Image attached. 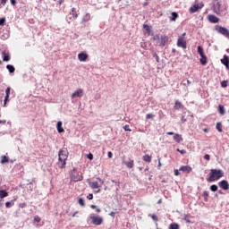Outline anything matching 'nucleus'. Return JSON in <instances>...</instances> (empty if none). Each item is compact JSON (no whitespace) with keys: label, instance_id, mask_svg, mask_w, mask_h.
I'll use <instances>...</instances> for the list:
<instances>
[{"label":"nucleus","instance_id":"nucleus-1","mask_svg":"<svg viewBox=\"0 0 229 229\" xmlns=\"http://www.w3.org/2000/svg\"><path fill=\"white\" fill-rule=\"evenodd\" d=\"M67 158H69V150L67 148H61L58 152V161L56 163L59 169H65Z\"/></svg>","mask_w":229,"mask_h":229},{"label":"nucleus","instance_id":"nucleus-2","mask_svg":"<svg viewBox=\"0 0 229 229\" xmlns=\"http://www.w3.org/2000/svg\"><path fill=\"white\" fill-rule=\"evenodd\" d=\"M225 176V173L221 169H211L210 173L208 174V178H207V182H217L220 178Z\"/></svg>","mask_w":229,"mask_h":229},{"label":"nucleus","instance_id":"nucleus-3","mask_svg":"<svg viewBox=\"0 0 229 229\" xmlns=\"http://www.w3.org/2000/svg\"><path fill=\"white\" fill-rule=\"evenodd\" d=\"M70 180L71 182H81L83 180V175L78 172V169L76 167H73V169L70 173Z\"/></svg>","mask_w":229,"mask_h":229},{"label":"nucleus","instance_id":"nucleus-4","mask_svg":"<svg viewBox=\"0 0 229 229\" xmlns=\"http://www.w3.org/2000/svg\"><path fill=\"white\" fill-rule=\"evenodd\" d=\"M89 219L91 220L92 225H95L96 226L103 225V217L96 214H90Z\"/></svg>","mask_w":229,"mask_h":229},{"label":"nucleus","instance_id":"nucleus-5","mask_svg":"<svg viewBox=\"0 0 229 229\" xmlns=\"http://www.w3.org/2000/svg\"><path fill=\"white\" fill-rule=\"evenodd\" d=\"M185 33L182 36H179L177 40V47H182V49H187V40L185 39Z\"/></svg>","mask_w":229,"mask_h":229},{"label":"nucleus","instance_id":"nucleus-6","mask_svg":"<svg viewBox=\"0 0 229 229\" xmlns=\"http://www.w3.org/2000/svg\"><path fill=\"white\" fill-rule=\"evenodd\" d=\"M216 31H217V33H220V35H223L224 37H225V38H228V40H229V30H228V29H226L223 26H216Z\"/></svg>","mask_w":229,"mask_h":229},{"label":"nucleus","instance_id":"nucleus-7","mask_svg":"<svg viewBox=\"0 0 229 229\" xmlns=\"http://www.w3.org/2000/svg\"><path fill=\"white\" fill-rule=\"evenodd\" d=\"M216 31H217V33H220V35H223L224 37H225V38H228V40H229V30H228V29H226L223 26H216Z\"/></svg>","mask_w":229,"mask_h":229},{"label":"nucleus","instance_id":"nucleus-8","mask_svg":"<svg viewBox=\"0 0 229 229\" xmlns=\"http://www.w3.org/2000/svg\"><path fill=\"white\" fill-rule=\"evenodd\" d=\"M203 6H205V4H203V2L198 4V2H195V4H193V6H191L189 10L190 13H196V12H198V10H201V8H203Z\"/></svg>","mask_w":229,"mask_h":229},{"label":"nucleus","instance_id":"nucleus-9","mask_svg":"<svg viewBox=\"0 0 229 229\" xmlns=\"http://www.w3.org/2000/svg\"><path fill=\"white\" fill-rule=\"evenodd\" d=\"M167 42H169V37L165 35H161L159 38V41H157V46H159L160 47H165Z\"/></svg>","mask_w":229,"mask_h":229},{"label":"nucleus","instance_id":"nucleus-10","mask_svg":"<svg viewBox=\"0 0 229 229\" xmlns=\"http://www.w3.org/2000/svg\"><path fill=\"white\" fill-rule=\"evenodd\" d=\"M213 12L216 13V15H221L223 13V4L221 2H217L213 5Z\"/></svg>","mask_w":229,"mask_h":229},{"label":"nucleus","instance_id":"nucleus-11","mask_svg":"<svg viewBox=\"0 0 229 229\" xmlns=\"http://www.w3.org/2000/svg\"><path fill=\"white\" fill-rule=\"evenodd\" d=\"M72 99H75V98H83V89H76L71 96Z\"/></svg>","mask_w":229,"mask_h":229},{"label":"nucleus","instance_id":"nucleus-12","mask_svg":"<svg viewBox=\"0 0 229 229\" xmlns=\"http://www.w3.org/2000/svg\"><path fill=\"white\" fill-rule=\"evenodd\" d=\"M208 20L209 21V22H211L212 24H217V22H219V18H217L216 15L214 14H208Z\"/></svg>","mask_w":229,"mask_h":229},{"label":"nucleus","instance_id":"nucleus-13","mask_svg":"<svg viewBox=\"0 0 229 229\" xmlns=\"http://www.w3.org/2000/svg\"><path fill=\"white\" fill-rule=\"evenodd\" d=\"M12 89L10 87H8L5 89V98L4 100V106H6V103H8L10 101V92H11Z\"/></svg>","mask_w":229,"mask_h":229},{"label":"nucleus","instance_id":"nucleus-14","mask_svg":"<svg viewBox=\"0 0 229 229\" xmlns=\"http://www.w3.org/2000/svg\"><path fill=\"white\" fill-rule=\"evenodd\" d=\"M218 185L224 191H228V189H229V183H228V181H226V180L221 181L220 182H218Z\"/></svg>","mask_w":229,"mask_h":229},{"label":"nucleus","instance_id":"nucleus-15","mask_svg":"<svg viewBox=\"0 0 229 229\" xmlns=\"http://www.w3.org/2000/svg\"><path fill=\"white\" fill-rule=\"evenodd\" d=\"M179 171H182V173H187V174H189L192 172V167H191V165H182L180 167Z\"/></svg>","mask_w":229,"mask_h":229},{"label":"nucleus","instance_id":"nucleus-16","mask_svg":"<svg viewBox=\"0 0 229 229\" xmlns=\"http://www.w3.org/2000/svg\"><path fill=\"white\" fill-rule=\"evenodd\" d=\"M123 164H124L128 169H133V165H135L133 159H129V161H123Z\"/></svg>","mask_w":229,"mask_h":229},{"label":"nucleus","instance_id":"nucleus-17","mask_svg":"<svg viewBox=\"0 0 229 229\" xmlns=\"http://www.w3.org/2000/svg\"><path fill=\"white\" fill-rule=\"evenodd\" d=\"M78 58L80 62H87V60L89 59V55L82 52L78 55Z\"/></svg>","mask_w":229,"mask_h":229},{"label":"nucleus","instance_id":"nucleus-18","mask_svg":"<svg viewBox=\"0 0 229 229\" xmlns=\"http://www.w3.org/2000/svg\"><path fill=\"white\" fill-rule=\"evenodd\" d=\"M89 185L91 189H99L101 188V186L99 185V183L96 181H93V182H89Z\"/></svg>","mask_w":229,"mask_h":229},{"label":"nucleus","instance_id":"nucleus-19","mask_svg":"<svg viewBox=\"0 0 229 229\" xmlns=\"http://www.w3.org/2000/svg\"><path fill=\"white\" fill-rule=\"evenodd\" d=\"M174 140H175V142H178V143L183 141V138L182 137L181 134H178V133H175V134L174 135Z\"/></svg>","mask_w":229,"mask_h":229},{"label":"nucleus","instance_id":"nucleus-20","mask_svg":"<svg viewBox=\"0 0 229 229\" xmlns=\"http://www.w3.org/2000/svg\"><path fill=\"white\" fill-rule=\"evenodd\" d=\"M174 108V110H180L181 108H183V104H182L180 100H176Z\"/></svg>","mask_w":229,"mask_h":229},{"label":"nucleus","instance_id":"nucleus-21","mask_svg":"<svg viewBox=\"0 0 229 229\" xmlns=\"http://www.w3.org/2000/svg\"><path fill=\"white\" fill-rule=\"evenodd\" d=\"M218 112L220 115H225L226 114V110H225V106L219 105L218 106Z\"/></svg>","mask_w":229,"mask_h":229},{"label":"nucleus","instance_id":"nucleus-22","mask_svg":"<svg viewBox=\"0 0 229 229\" xmlns=\"http://www.w3.org/2000/svg\"><path fill=\"white\" fill-rule=\"evenodd\" d=\"M221 63L223 64V65H225V67H228L229 65L228 56L224 55V58L221 59Z\"/></svg>","mask_w":229,"mask_h":229},{"label":"nucleus","instance_id":"nucleus-23","mask_svg":"<svg viewBox=\"0 0 229 229\" xmlns=\"http://www.w3.org/2000/svg\"><path fill=\"white\" fill-rule=\"evenodd\" d=\"M56 128L58 133H64V130L62 128V122L57 123Z\"/></svg>","mask_w":229,"mask_h":229},{"label":"nucleus","instance_id":"nucleus-24","mask_svg":"<svg viewBox=\"0 0 229 229\" xmlns=\"http://www.w3.org/2000/svg\"><path fill=\"white\" fill-rule=\"evenodd\" d=\"M8 196V191H6L5 190H0V198L1 199H3V198H6Z\"/></svg>","mask_w":229,"mask_h":229},{"label":"nucleus","instance_id":"nucleus-25","mask_svg":"<svg viewBox=\"0 0 229 229\" xmlns=\"http://www.w3.org/2000/svg\"><path fill=\"white\" fill-rule=\"evenodd\" d=\"M169 229H180V225H178L177 223H172L170 224Z\"/></svg>","mask_w":229,"mask_h":229},{"label":"nucleus","instance_id":"nucleus-26","mask_svg":"<svg viewBox=\"0 0 229 229\" xmlns=\"http://www.w3.org/2000/svg\"><path fill=\"white\" fill-rule=\"evenodd\" d=\"M8 162H10V157L3 156L1 159V164H8Z\"/></svg>","mask_w":229,"mask_h":229},{"label":"nucleus","instance_id":"nucleus-27","mask_svg":"<svg viewBox=\"0 0 229 229\" xmlns=\"http://www.w3.org/2000/svg\"><path fill=\"white\" fill-rule=\"evenodd\" d=\"M6 69L9 71V72H11V73H13V72H15V67H13V65H12V64H7L6 65Z\"/></svg>","mask_w":229,"mask_h":229},{"label":"nucleus","instance_id":"nucleus-28","mask_svg":"<svg viewBox=\"0 0 229 229\" xmlns=\"http://www.w3.org/2000/svg\"><path fill=\"white\" fill-rule=\"evenodd\" d=\"M216 128L221 133L223 131V123L221 122L216 123Z\"/></svg>","mask_w":229,"mask_h":229},{"label":"nucleus","instance_id":"nucleus-29","mask_svg":"<svg viewBox=\"0 0 229 229\" xmlns=\"http://www.w3.org/2000/svg\"><path fill=\"white\" fill-rule=\"evenodd\" d=\"M11 57L9 54L4 53V57H3V61L4 62H10Z\"/></svg>","mask_w":229,"mask_h":229},{"label":"nucleus","instance_id":"nucleus-30","mask_svg":"<svg viewBox=\"0 0 229 229\" xmlns=\"http://www.w3.org/2000/svg\"><path fill=\"white\" fill-rule=\"evenodd\" d=\"M143 160L144 162H148V164L151 163V156L149 155L143 156Z\"/></svg>","mask_w":229,"mask_h":229},{"label":"nucleus","instance_id":"nucleus-31","mask_svg":"<svg viewBox=\"0 0 229 229\" xmlns=\"http://www.w3.org/2000/svg\"><path fill=\"white\" fill-rule=\"evenodd\" d=\"M90 19H91L90 13H87V14L83 17L82 21H83V22H89V21H90Z\"/></svg>","mask_w":229,"mask_h":229},{"label":"nucleus","instance_id":"nucleus-32","mask_svg":"<svg viewBox=\"0 0 229 229\" xmlns=\"http://www.w3.org/2000/svg\"><path fill=\"white\" fill-rule=\"evenodd\" d=\"M152 40H153V42H155L156 45H157V42H160V36H159L158 34L153 36Z\"/></svg>","mask_w":229,"mask_h":229},{"label":"nucleus","instance_id":"nucleus-33","mask_svg":"<svg viewBox=\"0 0 229 229\" xmlns=\"http://www.w3.org/2000/svg\"><path fill=\"white\" fill-rule=\"evenodd\" d=\"M200 64H201V65H207V64H208L207 55L202 57V58H200Z\"/></svg>","mask_w":229,"mask_h":229},{"label":"nucleus","instance_id":"nucleus-34","mask_svg":"<svg viewBox=\"0 0 229 229\" xmlns=\"http://www.w3.org/2000/svg\"><path fill=\"white\" fill-rule=\"evenodd\" d=\"M176 19H178V13H172V18L170 19V21H176Z\"/></svg>","mask_w":229,"mask_h":229},{"label":"nucleus","instance_id":"nucleus-35","mask_svg":"<svg viewBox=\"0 0 229 229\" xmlns=\"http://www.w3.org/2000/svg\"><path fill=\"white\" fill-rule=\"evenodd\" d=\"M78 203L81 205V207H85V199H83V198H80L78 199Z\"/></svg>","mask_w":229,"mask_h":229},{"label":"nucleus","instance_id":"nucleus-36","mask_svg":"<svg viewBox=\"0 0 229 229\" xmlns=\"http://www.w3.org/2000/svg\"><path fill=\"white\" fill-rule=\"evenodd\" d=\"M152 56L156 59V62H157V63L160 62V57L158 56L157 52H153Z\"/></svg>","mask_w":229,"mask_h":229},{"label":"nucleus","instance_id":"nucleus-37","mask_svg":"<svg viewBox=\"0 0 229 229\" xmlns=\"http://www.w3.org/2000/svg\"><path fill=\"white\" fill-rule=\"evenodd\" d=\"M72 17H74V19H77V17H78V14H77V13H76V8H72Z\"/></svg>","mask_w":229,"mask_h":229},{"label":"nucleus","instance_id":"nucleus-38","mask_svg":"<svg viewBox=\"0 0 229 229\" xmlns=\"http://www.w3.org/2000/svg\"><path fill=\"white\" fill-rule=\"evenodd\" d=\"M203 198L205 201H208V191H203Z\"/></svg>","mask_w":229,"mask_h":229},{"label":"nucleus","instance_id":"nucleus-39","mask_svg":"<svg viewBox=\"0 0 229 229\" xmlns=\"http://www.w3.org/2000/svg\"><path fill=\"white\" fill-rule=\"evenodd\" d=\"M221 87L222 89H226V87H228V81H223L221 82Z\"/></svg>","mask_w":229,"mask_h":229},{"label":"nucleus","instance_id":"nucleus-40","mask_svg":"<svg viewBox=\"0 0 229 229\" xmlns=\"http://www.w3.org/2000/svg\"><path fill=\"white\" fill-rule=\"evenodd\" d=\"M217 189L218 187L216 184L210 186V191H212V192H216Z\"/></svg>","mask_w":229,"mask_h":229},{"label":"nucleus","instance_id":"nucleus-41","mask_svg":"<svg viewBox=\"0 0 229 229\" xmlns=\"http://www.w3.org/2000/svg\"><path fill=\"white\" fill-rule=\"evenodd\" d=\"M12 205L13 206V205H15V203L13 201V202L7 201L5 203L6 208H10V207H12Z\"/></svg>","mask_w":229,"mask_h":229},{"label":"nucleus","instance_id":"nucleus-42","mask_svg":"<svg viewBox=\"0 0 229 229\" xmlns=\"http://www.w3.org/2000/svg\"><path fill=\"white\" fill-rule=\"evenodd\" d=\"M154 117H155V114H153L152 113L146 114V119H154Z\"/></svg>","mask_w":229,"mask_h":229},{"label":"nucleus","instance_id":"nucleus-43","mask_svg":"<svg viewBox=\"0 0 229 229\" xmlns=\"http://www.w3.org/2000/svg\"><path fill=\"white\" fill-rule=\"evenodd\" d=\"M143 28H144V30H146V31H148V33H149V31H151V29L149 28V25H148V24H144Z\"/></svg>","mask_w":229,"mask_h":229},{"label":"nucleus","instance_id":"nucleus-44","mask_svg":"<svg viewBox=\"0 0 229 229\" xmlns=\"http://www.w3.org/2000/svg\"><path fill=\"white\" fill-rule=\"evenodd\" d=\"M34 221L36 223H40V221H42V218H40V216H34Z\"/></svg>","mask_w":229,"mask_h":229},{"label":"nucleus","instance_id":"nucleus-45","mask_svg":"<svg viewBox=\"0 0 229 229\" xmlns=\"http://www.w3.org/2000/svg\"><path fill=\"white\" fill-rule=\"evenodd\" d=\"M202 53H204V51H203V47L199 46V47H198V54L200 55V54H202Z\"/></svg>","mask_w":229,"mask_h":229},{"label":"nucleus","instance_id":"nucleus-46","mask_svg":"<svg viewBox=\"0 0 229 229\" xmlns=\"http://www.w3.org/2000/svg\"><path fill=\"white\" fill-rule=\"evenodd\" d=\"M5 22H6V18L0 19V26H4Z\"/></svg>","mask_w":229,"mask_h":229},{"label":"nucleus","instance_id":"nucleus-47","mask_svg":"<svg viewBox=\"0 0 229 229\" xmlns=\"http://www.w3.org/2000/svg\"><path fill=\"white\" fill-rule=\"evenodd\" d=\"M87 158H89V160H94V155H92V153H89L87 155Z\"/></svg>","mask_w":229,"mask_h":229},{"label":"nucleus","instance_id":"nucleus-48","mask_svg":"<svg viewBox=\"0 0 229 229\" xmlns=\"http://www.w3.org/2000/svg\"><path fill=\"white\" fill-rule=\"evenodd\" d=\"M19 207H20V208H26L27 204H26V202L20 203V204H19Z\"/></svg>","mask_w":229,"mask_h":229},{"label":"nucleus","instance_id":"nucleus-49","mask_svg":"<svg viewBox=\"0 0 229 229\" xmlns=\"http://www.w3.org/2000/svg\"><path fill=\"white\" fill-rule=\"evenodd\" d=\"M177 151L179 152V153H181V155H185V153H187V150H185V149H180V148H177Z\"/></svg>","mask_w":229,"mask_h":229},{"label":"nucleus","instance_id":"nucleus-50","mask_svg":"<svg viewBox=\"0 0 229 229\" xmlns=\"http://www.w3.org/2000/svg\"><path fill=\"white\" fill-rule=\"evenodd\" d=\"M123 130L124 131H131V129H130V125H124Z\"/></svg>","mask_w":229,"mask_h":229},{"label":"nucleus","instance_id":"nucleus-51","mask_svg":"<svg viewBox=\"0 0 229 229\" xmlns=\"http://www.w3.org/2000/svg\"><path fill=\"white\" fill-rule=\"evenodd\" d=\"M151 218L153 219V221H158V216H157V215H152Z\"/></svg>","mask_w":229,"mask_h":229},{"label":"nucleus","instance_id":"nucleus-52","mask_svg":"<svg viewBox=\"0 0 229 229\" xmlns=\"http://www.w3.org/2000/svg\"><path fill=\"white\" fill-rule=\"evenodd\" d=\"M88 199H94V195L92 193H89L88 196H87Z\"/></svg>","mask_w":229,"mask_h":229},{"label":"nucleus","instance_id":"nucleus-53","mask_svg":"<svg viewBox=\"0 0 229 229\" xmlns=\"http://www.w3.org/2000/svg\"><path fill=\"white\" fill-rule=\"evenodd\" d=\"M204 158H205V160H210V155L206 154V155L204 156Z\"/></svg>","mask_w":229,"mask_h":229},{"label":"nucleus","instance_id":"nucleus-54","mask_svg":"<svg viewBox=\"0 0 229 229\" xmlns=\"http://www.w3.org/2000/svg\"><path fill=\"white\" fill-rule=\"evenodd\" d=\"M174 173L175 176H180V172L178 171V169H175Z\"/></svg>","mask_w":229,"mask_h":229},{"label":"nucleus","instance_id":"nucleus-55","mask_svg":"<svg viewBox=\"0 0 229 229\" xmlns=\"http://www.w3.org/2000/svg\"><path fill=\"white\" fill-rule=\"evenodd\" d=\"M107 157H108V158H112V157H114V154L111 151H109L107 153Z\"/></svg>","mask_w":229,"mask_h":229},{"label":"nucleus","instance_id":"nucleus-56","mask_svg":"<svg viewBox=\"0 0 229 229\" xmlns=\"http://www.w3.org/2000/svg\"><path fill=\"white\" fill-rule=\"evenodd\" d=\"M181 121L182 123H187V118H185V116H182Z\"/></svg>","mask_w":229,"mask_h":229},{"label":"nucleus","instance_id":"nucleus-57","mask_svg":"<svg viewBox=\"0 0 229 229\" xmlns=\"http://www.w3.org/2000/svg\"><path fill=\"white\" fill-rule=\"evenodd\" d=\"M98 181H99V182L101 183V185H103V183H105V181H103L101 178L98 177L97 178Z\"/></svg>","mask_w":229,"mask_h":229},{"label":"nucleus","instance_id":"nucleus-58","mask_svg":"<svg viewBox=\"0 0 229 229\" xmlns=\"http://www.w3.org/2000/svg\"><path fill=\"white\" fill-rule=\"evenodd\" d=\"M11 1V4H13V6H15V4H17V2L15 0H10Z\"/></svg>","mask_w":229,"mask_h":229},{"label":"nucleus","instance_id":"nucleus-59","mask_svg":"<svg viewBox=\"0 0 229 229\" xmlns=\"http://www.w3.org/2000/svg\"><path fill=\"white\" fill-rule=\"evenodd\" d=\"M199 56H200L201 58L207 56V55H205V52H202L201 54H199Z\"/></svg>","mask_w":229,"mask_h":229},{"label":"nucleus","instance_id":"nucleus-60","mask_svg":"<svg viewBox=\"0 0 229 229\" xmlns=\"http://www.w3.org/2000/svg\"><path fill=\"white\" fill-rule=\"evenodd\" d=\"M158 169H160V167H162V163L160 162V158L158 159V165H157Z\"/></svg>","mask_w":229,"mask_h":229},{"label":"nucleus","instance_id":"nucleus-61","mask_svg":"<svg viewBox=\"0 0 229 229\" xmlns=\"http://www.w3.org/2000/svg\"><path fill=\"white\" fill-rule=\"evenodd\" d=\"M0 124H6V120H0Z\"/></svg>","mask_w":229,"mask_h":229},{"label":"nucleus","instance_id":"nucleus-62","mask_svg":"<svg viewBox=\"0 0 229 229\" xmlns=\"http://www.w3.org/2000/svg\"><path fill=\"white\" fill-rule=\"evenodd\" d=\"M98 191H95L96 194H99V192H101V188H97Z\"/></svg>","mask_w":229,"mask_h":229},{"label":"nucleus","instance_id":"nucleus-63","mask_svg":"<svg viewBox=\"0 0 229 229\" xmlns=\"http://www.w3.org/2000/svg\"><path fill=\"white\" fill-rule=\"evenodd\" d=\"M166 135H174V132H173V131H168V132H166Z\"/></svg>","mask_w":229,"mask_h":229},{"label":"nucleus","instance_id":"nucleus-64","mask_svg":"<svg viewBox=\"0 0 229 229\" xmlns=\"http://www.w3.org/2000/svg\"><path fill=\"white\" fill-rule=\"evenodd\" d=\"M7 1H8V0H1V3H2L3 4H6Z\"/></svg>","mask_w":229,"mask_h":229}]
</instances>
